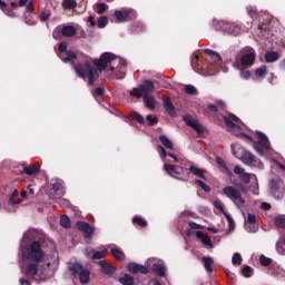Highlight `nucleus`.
<instances>
[{"label": "nucleus", "mask_w": 285, "mask_h": 285, "mask_svg": "<svg viewBox=\"0 0 285 285\" xmlns=\"http://www.w3.org/2000/svg\"><path fill=\"white\" fill-rule=\"evenodd\" d=\"M21 271L33 279H47L52 273L51 262L41 248V242L37 240V230L30 229L24 233L20 243Z\"/></svg>", "instance_id": "f257e3e1"}, {"label": "nucleus", "mask_w": 285, "mask_h": 285, "mask_svg": "<svg viewBox=\"0 0 285 285\" xmlns=\"http://www.w3.org/2000/svg\"><path fill=\"white\" fill-rule=\"evenodd\" d=\"M127 67L128 61L126 59L117 57L112 52H104L98 60L94 61V66L90 62L78 63L73 66V69L80 79L83 81L87 79L89 86H92L101 71L105 72L107 79H126Z\"/></svg>", "instance_id": "f03ea898"}, {"label": "nucleus", "mask_w": 285, "mask_h": 285, "mask_svg": "<svg viewBox=\"0 0 285 285\" xmlns=\"http://www.w3.org/2000/svg\"><path fill=\"white\" fill-rule=\"evenodd\" d=\"M224 121L233 135L236 137H245L253 144L254 150L259 155V157H266L268 151L271 150V141L268 140V136L262 131H256L258 140H253V138L240 130H244V122L239 121L237 116L229 114L228 116H224Z\"/></svg>", "instance_id": "7ed1b4c3"}, {"label": "nucleus", "mask_w": 285, "mask_h": 285, "mask_svg": "<svg viewBox=\"0 0 285 285\" xmlns=\"http://www.w3.org/2000/svg\"><path fill=\"white\" fill-rule=\"evenodd\" d=\"M205 52L207 55L206 61L208 62L204 63L199 60V56H195L191 60V67L196 72H202L203 75H209V77H212L219 70V66H222V57L210 49H207Z\"/></svg>", "instance_id": "20e7f679"}, {"label": "nucleus", "mask_w": 285, "mask_h": 285, "mask_svg": "<svg viewBox=\"0 0 285 285\" xmlns=\"http://www.w3.org/2000/svg\"><path fill=\"white\" fill-rule=\"evenodd\" d=\"M147 266V267H146ZM146 266L139 265L137 263H129L128 271L129 273H141L142 275H148V268L159 275V277L166 276V265H164V261L159 258H149L146 262Z\"/></svg>", "instance_id": "39448f33"}, {"label": "nucleus", "mask_w": 285, "mask_h": 285, "mask_svg": "<svg viewBox=\"0 0 285 285\" xmlns=\"http://www.w3.org/2000/svg\"><path fill=\"white\" fill-rule=\"evenodd\" d=\"M158 148H159L160 158L163 159V161H165L163 170H165V173H167V175H169V177H174V179H179V181H188V178H184V176H183L184 167L168 164L169 160L166 159L167 157H171L174 163L177 164V161H179L177 156H175L171 153L166 151V149L161 146H158Z\"/></svg>", "instance_id": "423d86ee"}, {"label": "nucleus", "mask_w": 285, "mask_h": 285, "mask_svg": "<svg viewBox=\"0 0 285 285\" xmlns=\"http://www.w3.org/2000/svg\"><path fill=\"white\" fill-rule=\"evenodd\" d=\"M232 153L234 157L239 159L245 166L257 168V170H264V163L253 153L244 150L238 144L232 145Z\"/></svg>", "instance_id": "0eeeda50"}, {"label": "nucleus", "mask_w": 285, "mask_h": 285, "mask_svg": "<svg viewBox=\"0 0 285 285\" xmlns=\"http://www.w3.org/2000/svg\"><path fill=\"white\" fill-rule=\"evenodd\" d=\"M52 37L58 41L61 40V37L86 39V30L79 24H60L53 29Z\"/></svg>", "instance_id": "6e6552de"}, {"label": "nucleus", "mask_w": 285, "mask_h": 285, "mask_svg": "<svg viewBox=\"0 0 285 285\" xmlns=\"http://www.w3.org/2000/svg\"><path fill=\"white\" fill-rule=\"evenodd\" d=\"M234 173L235 175H238L240 181L244 184H252L250 190L253 195H259V183L257 181V175L246 173V169L240 166H235Z\"/></svg>", "instance_id": "1a4fd4ad"}, {"label": "nucleus", "mask_w": 285, "mask_h": 285, "mask_svg": "<svg viewBox=\"0 0 285 285\" xmlns=\"http://www.w3.org/2000/svg\"><path fill=\"white\" fill-rule=\"evenodd\" d=\"M223 191H224V195H226V197L230 199V202H233L235 206H237V208H242V206L246 204V200L242 196L244 193V186H239V187L226 186L223 189Z\"/></svg>", "instance_id": "9d476101"}, {"label": "nucleus", "mask_w": 285, "mask_h": 285, "mask_svg": "<svg viewBox=\"0 0 285 285\" xmlns=\"http://www.w3.org/2000/svg\"><path fill=\"white\" fill-rule=\"evenodd\" d=\"M68 268L72 277H79L80 284H88L90 282V269L83 268L82 264L70 263Z\"/></svg>", "instance_id": "9b49d317"}, {"label": "nucleus", "mask_w": 285, "mask_h": 285, "mask_svg": "<svg viewBox=\"0 0 285 285\" xmlns=\"http://www.w3.org/2000/svg\"><path fill=\"white\" fill-rule=\"evenodd\" d=\"M59 58L65 63H70L71 66H75V59H77V53H75L71 50H68V43L60 42L59 43Z\"/></svg>", "instance_id": "f8f14e48"}, {"label": "nucleus", "mask_w": 285, "mask_h": 285, "mask_svg": "<svg viewBox=\"0 0 285 285\" xmlns=\"http://www.w3.org/2000/svg\"><path fill=\"white\" fill-rule=\"evenodd\" d=\"M116 23H125V21H132L137 19V12L132 9H121L115 11Z\"/></svg>", "instance_id": "ddd939ff"}, {"label": "nucleus", "mask_w": 285, "mask_h": 285, "mask_svg": "<svg viewBox=\"0 0 285 285\" xmlns=\"http://www.w3.org/2000/svg\"><path fill=\"white\" fill-rule=\"evenodd\" d=\"M216 30H222V32L237 37L242 32V27L239 24L219 21L216 23Z\"/></svg>", "instance_id": "4468645a"}, {"label": "nucleus", "mask_w": 285, "mask_h": 285, "mask_svg": "<svg viewBox=\"0 0 285 285\" xmlns=\"http://www.w3.org/2000/svg\"><path fill=\"white\" fill-rule=\"evenodd\" d=\"M51 190L53 191L55 199H61L66 195V187H63V180L55 179L51 180Z\"/></svg>", "instance_id": "2eb2a0df"}, {"label": "nucleus", "mask_w": 285, "mask_h": 285, "mask_svg": "<svg viewBox=\"0 0 285 285\" xmlns=\"http://www.w3.org/2000/svg\"><path fill=\"white\" fill-rule=\"evenodd\" d=\"M240 63L246 68H250L255 63V49L247 47L240 58Z\"/></svg>", "instance_id": "dca6fc26"}, {"label": "nucleus", "mask_w": 285, "mask_h": 285, "mask_svg": "<svg viewBox=\"0 0 285 285\" xmlns=\"http://www.w3.org/2000/svg\"><path fill=\"white\" fill-rule=\"evenodd\" d=\"M184 121L187 124V126H190V128H194V130H196V132H204V127L202 124H199V121L195 120V118H193V116L190 115H186L184 116Z\"/></svg>", "instance_id": "f3484780"}, {"label": "nucleus", "mask_w": 285, "mask_h": 285, "mask_svg": "<svg viewBox=\"0 0 285 285\" xmlns=\"http://www.w3.org/2000/svg\"><path fill=\"white\" fill-rule=\"evenodd\" d=\"M269 188L273 197L276 199H282V197H284V189L279 187V184L276 180H271Z\"/></svg>", "instance_id": "a211bd4d"}, {"label": "nucleus", "mask_w": 285, "mask_h": 285, "mask_svg": "<svg viewBox=\"0 0 285 285\" xmlns=\"http://www.w3.org/2000/svg\"><path fill=\"white\" fill-rule=\"evenodd\" d=\"M196 237L202 242V244L204 245V248H207V249L213 248V240L208 237V235L202 232H197Z\"/></svg>", "instance_id": "6ab92c4d"}, {"label": "nucleus", "mask_w": 285, "mask_h": 285, "mask_svg": "<svg viewBox=\"0 0 285 285\" xmlns=\"http://www.w3.org/2000/svg\"><path fill=\"white\" fill-rule=\"evenodd\" d=\"M77 227L79 230H82V233H86V237H90V235L95 233V228L86 222H78Z\"/></svg>", "instance_id": "aec40b11"}, {"label": "nucleus", "mask_w": 285, "mask_h": 285, "mask_svg": "<svg viewBox=\"0 0 285 285\" xmlns=\"http://www.w3.org/2000/svg\"><path fill=\"white\" fill-rule=\"evenodd\" d=\"M100 268H101V273H104L105 275H112V273H115V267L110 264H108V262L106 261H100L98 262Z\"/></svg>", "instance_id": "412c9836"}, {"label": "nucleus", "mask_w": 285, "mask_h": 285, "mask_svg": "<svg viewBox=\"0 0 285 285\" xmlns=\"http://www.w3.org/2000/svg\"><path fill=\"white\" fill-rule=\"evenodd\" d=\"M164 108L170 117H175V106H173V101L167 96L164 97Z\"/></svg>", "instance_id": "4be33fe9"}, {"label": "nucleus", "mask_w": 285, "mask_h": 285, "mask_svg": "<svg viewBox=\"0 0 285 285\" xmlns=\"http://www.w3.org/2000/svg\"><path fill=\"white\" fill-rule=\"evenodd\" d=\"M272 277L275 279H279L281 282H285V271L282 267L274 268L271 273Z\"/></svg>", "instance_id": "5701e85b"}, {"label": "nucleus", "mask_w": 285, "mask_h": 285, "mask_svg": "<svg viewBox=\"0 0 285 285\" xmlns=\"http://www.w3.org/2000/svg\"><path fill=\"white\" fill-rule=\"evenodd\" d=\"M140 86V90L144 95V97L146 95H148V92H150V90H153L155 88V83L150 80H145Z\"/></svg>", "instance_id": "b1692460"}, {"label": "nucleus", "mask_w": 285, "mask_h": 285, "mask_svg": "<svg viewBox=\"0 0 285 285\" xmlns=\"http://www.w3.org/2000/svg\"><path fill=\"white\" fill-rule=\"evenodd\" d=\"M279 59V53L276 51H267L265 53L266 63H275Z\"/></svg>", "instance_id": "393cba45"}, {"label": "nucleus", "mask_w": 285, "mask_h": 285, "mask_svg": "<svg viewBox=\"0 0 285 285\" xmlns=\"http://www.w3.org/2000/svg\"><path fill=\"white\" fill-rule=\"evenodd\" d=\"M189 171L191 174L195 175V177H199L200 179H206V176L204 175V170H202V168L195 166V165H191L189 167Z\"/></svg>", "instance_id": "a878e982"}, {"label": "nucleus", "mask_w": 285, "mask_h": 285, "mask_svg": "<svg viewBox=\"0 0 285 285\" xmlns=\"http://www.w3.org/2000/svg\"><path fill=\"white\" fill-rule=\"evenodd\" d=\"M202 259L207 273H213V264H215V259H213V257H203Z\"/></svg>", "instance_id": "bb28decb"}, {"label": "nucleus", "mask_w": 285, "mask_h": 285, "mask_svg": "<svg viewBox=\"0 0 285 285\" xmlns=\"http://www.w3.org/2000/svg\"><path fill=\"white\" fill-rule=\"evenodd\" d=\"M274 224L276 228H285V215L279 214L274 218Z\"/></svg>", "instance_id": "cd10ccee"}, {"label": "nucleus", "mask_w": 285, "mask_h": 285, "mask_svg": "<svg viewBox=\"0 0 285 285\" xmlns=\"http://www.w3.org/2000/svg\"><path fill=\"white\" fill-rule=\"evenodd\" d=\"M144 102L149 110H155V98L153 96L145 95L144 96Z\"/></svg>", "instance_id": "c85d7f7f"}, {"label": "nucleus", "mask_w": 285, "mask_h": 285, "mask_svg": "<svg viewBox=\"0 0 285 285\" xmlns=\"http://www.w3.org/2000/svg\"><path fill=\"white\" fill-rule=\"evenodd\" d=\"M159 140L163 146L167 148V150H173V141L168 137H166V135L159 136Z\"/></svg>", "instance_id": "c756f323"}, {"label": "nucleus", "mask_w": 285, "mask_h": 285, "mask_svg": "<svg viewBox=\"0 0 285 285\" xmlns=\"http://www.w3.org/2000/svg\"><path fill=\"white\" fill-rule=\"evenodd\" d=\"M119 282L122 285H134L135 278L130 276V274H125L122 277L119 278Z\"/></svg>", "instance_id": "7c9ffc66"}, {"label": "nucleus", "mask_w": 285, "mask_h": 285, "mask_svg": "<svg viewBox=\"0 0 285 285\" xmlns=\"http://www.w3.org/2000/svg\"><path fill=\"white\" fill-rule=\"evenodd\" d=\"M23 173H26L27 175H37V173H39V166L37 165L24 166Z\"/></svg>", "instance_id": "2f4dec72"}, {"label": "nucleus", "mask_w": 285, "mask_h": 285, "mask_svg": "<svg viewBox=\"0 0 285 285\" xmlns=\"http://www.w3.org/2000/svg\"><path fill=\"white\" fill-rule=\"evenodd\" d=\"M111 255L112 257H115V259H118V261L126 259V255L119 248H111Z\"/></svg>", "instance_id": "473e14b6"}, {"label": "nucleus", "mask_w": 285, "mask_h": 285, "mask_svg": "<svg viewBox=\"0 0 285 285\" xmlns=\"http://www.w3.org/2000/svg\"><path fill=\"white\" fill-rule=\"evenodd\" d=\"M62 8H65V10H75V8H77V1L76 0H63Z\"/></svg>", "instance_id": "72a5a7b5"}, {"label": "nucleus", "mask_w": 285, "mask_h": 285, "mask_svg": "<svg viewBox=\"0 0 285 285\" xmlns=\"http://www.w3.org/2000/svg\"><path fill=\"white\" fill-rule=\"evenodd\" d=\"M8 8V3H6L3 0H0V9L2 12H4L7 17H16L14 12L10 11Z\"/></svg>", "instance_id": "f704fd0d"}, {"label": "nucleus", "mask_w": 285, "mask_h": 285, "mask_svg": "<svg viewBox=\"0 0 285 285\" xmlns=\"http://www.w3.org/2000/svg\"><path fill=\"white\" fill-rule=\"evenodd\" d=\"M17 195H19V191H17V189H14L13 193L9 197V200H8L9 206H17V204H21L20 199H18V202H14V197H17Z\"/></svg>", "instance_id": "c9c22d12"}, {"label": "nucleus", "mask_w": 285, "mask_h": 285, "mask_svg": "<svg viewBox=\"0 0 285 285\" xmlns=\"http://www.w3.org/2000/svg\"><path fill=\"white\" fill-rule=\"evenodd\" d=\"M244 228L247 233H257L259 230V227L254 223V224H245Z\"/></svg>", "instance_id": "e433bc0d"}, {"label": "nucleus", "mask_w": 285, "mask_h": 285, "mask_svg": "<svg viewBox=\"0 0 285 285\" xmlns=\"http://www.w3.org/2000/svg\"><path fill=\"white\" fill-rule=\"evenodd\" d=\"M60 225L62 226V228H70L71 223H70V217L68 216H61L60 217Z\"/></svg>", "instance_id": "4c0bfd02"}, {"label": "nucleus", "mask_w": 285, "mask_h": 285, "mask_svg": "<svg viewBox=\"0 0 285 285\" xmlns=\"http://www.w3.org/2000/svg\"><path fill=\"white\" fill-rule=\"evenodd\" d=\"M259 263L262 264V266H271V264H273V258H268L264 254H262L259 256Z\"/></svg>", "instance_id": "58836bf2"}, {"label": "nucleus", "mask_w": 285, "mask_h": 285, "mask_svg": "<svg viewBox=\"0 0 285 285\" xmlns=\"http://www.w3.org/2000/svg\"><path fill=\"white\" fill-rule=\"evenodd\" d=\"M243 262V258H242V254L239 253H234L233 257H232V264L235 266V265H238L240 266Z\"/></svg>", "instance_id": "ea45409f"}, {"label": "nucleus", "mask_w": 285, "mask_h": 285, "mask_svg": "<svg viewBox=\"0 0 285 285\" xmlns=\"http://www.w3.org/2000/svg\"><path fill=\"white\" fill-rule=\"evenodd\" d=\"M275 248L278 255H285V244L284 243L282 244V240L276 242Z\"/></svg>", "instance_id": "a19ab883"}, {"label": "nucleus", "mask_w": 285, "mask_h": 285, "mask_svg": "<svg viewBox=\"0 0 285 285\" xmlns=\"http://www.w3.org/2000/svg\"><path fill=\"white\" fill-rule=\"evenodd\" d=\"M144 95V91H141V87L139 88H134L131 91H130V96L131 97H135L136 99H141V96Z\"/></svg>", "instance_id": "79ce46f5"}, {"label": "nucleus", "mask_w": 285, "mask_h": 285, "mask_svg": "<svg viewBox=\"0 0 285 285\" xmlns=\"http://www.w3.org/2000/svg\"><path fill=\"white\" fill-rule=\"evenodd\" d=\"M216 163L218 164V166H220V168H223V173H230V169H228V166L226 165V161H224V159L217 157Z\"/></svg>", "instance_id": "37998d69"}, {"label": "nucleus", "mask_w": 285, "mask_h": 285, "mask_svg": "<svg viewBox=\"0 0 285 285\" xmlns=\"http://www.w3.org/2000/svg\"><path fill=\"white\" fill-rule=\"evenodd\" d=\"M256 77H259L261 79L266 77V66H262L255 70Z\"/></svg>", "instance_id": "c03bdc74"}, {"label": "nucleus", "mask_w": 285, "mask_h": 285, "mask_svg": "<svg viewBox=\"0 0 285 285\" xmlns=\"http://www.w3.org/2000/svg\"><path fill=\"white\" fill-rule=\"evenodd\" d=\"M107 254L108 252L106 249L101 252H94L92 259H104V257H106Z\"/></svg>", "instance_id": "a18cd8bd"}, {"label": "nucleus", "mask_w": 285, "mask_h": 285, "mask_svg": "<svg viewBox=\"0 0 285 285\" xmlns=\"http://www.w3.org/2000/svg\"><path fill=\"white\" fill-rule=\"evenodd\" d=\"M134 224H137L138 226H140L141 228H146V220L139 216H136L132 218Z\"/></svg>", "instance_id": "49530a36"}, {"label": "nucleus", "mask_w": 285, "mask_h": 285, "mask_svg": "<svg viewBox=\"0 0 285 285\" xmlns=\"http://www.w3.org/2000/svg\"><path fill=\"white\" fill-rule=\"evenodd\" d=\"M243 216L245 217V224H255L256 222L255 214H247V217H246V214L243 213Z\"/></svg>", "instance_id": "de8ad7c7"}, {"label": "nucleus", "mask_w": 285, "mask_h": 285, "mask_svg": "<svg viewBox=\"0 0 285 285\" xmlns=\"http://www.w3.org/2000/svg\"><path fill=\"white\" fill-rule=\"evenodd\" d=\"M185 91L187 92V95H196L197 94V87H195L193 85H186L185 86Z\"/></svg>", "instance_id": "09e8293b"}, {"label": "nucleus", "mask_w": 285, "mask_h": 285, "mask_svg": "<svg viewBox=\"0 0 285 285\" xmlns=\"http://www.w3.org/2000/svg\"><path fill=\"white\" fill-rule=\"evenodd\" d=\"M96 8H97V14H104V12H106V9L108 8V4L97 3Z\"/></svg>", "instance_id": "8fccbe9b"}, {"label": "nucleus", "mask_w": 285, "mask_h": 285, "mask_svg": "<svg viewBox=\"0 0 285 285\" xmlns=\"http://www.w3.org/2000/svg\"><path fill=\"white\" fill-rule=\"evenodd\" d=\"M132 119H135L138 124H146L144 120V116L139 115L138 112L134 111L131 114Z\"/></svg>", "instance_id": "3c124183"}, {"label": "nucleus", "mask_w": 285, "mask_h": 285, "mask_svg": "<svg viewBox=\"0 0 285 285\" xmlns=\"http://www.w3.org/2000/svg\"><path fill=\"white\" fill-rule=\"evenodd\" d=\"M98 28H106V26H108V18L106 17H100L98 19V23H97Z\"/></svg>", "instance_id": "603ef678"}, {"label": "nucleus", "mask_w": 285, "mask_h": 285, "mask_svg": "<svg viewBox=\"0 0 285 285\" xmlns=\"http://www.w3.org/2000/svg\"><path fill=\"white\" fill-rule=\"evenodd\" d=\"M196 184H198V186L202 187L203 190H205V193H210V187L208 185H206V183H204V180H196Z\"/></svg>", "instance_id": "864d4df0"}, {"label": "nucleus", "mask_w": 285, "mask_h": 285, "mask_svg": "<svg viewBox=\"0 0 285 285\" xmlns=\"http://www.w3.org/2000/svg\"><path fill=\"white\" fill-rule=\"evenodd\" d=\"M224 215L229 224L230 230H233L235 228V220L233 219V217L229 216L228 213H225Z\"/></svg>", "instance_id": "5fc2aeb1"}, {"label": "nucleus", "mask_w": 285, "mask_h": 285, "mask_svg": "<svg viewBox=\"0 0 285 285\" xmlns=\"http://www.w3.org/2000/svg\"><path fill=\"white\" fill-rule=\"evenodd\" d=\"M214 206H215V208H217V210H220L223 213V215H225L226 212L224 210V206L222 205L220 200H215Z\"/></svg>", "instance_id": "6e6d98bb"}, {"label": "nucleus", "mask_w": 285, "mask_h": 285, "mask_svg": "<svg viewBox=\"0 0 285 285\" xmlns=\"http://www.w3.org/2000/svg\"><path fill=\"white\" fill-rule=\"evenodd\" d=\"M147 121L149 122V126H155L158 120L157 117L149 115L147 116Z\"/></svg>", "instance_id": "4d7b16f0"}, {"label": "nucleus", "mask_w": 285, "mask_h": 285, "mask_svg": "<svg viewBox=\"0 0 285 285\" xmlns=\"http://www.w3.org/2000/svg\"><path fill=\"white\" fill-rule=\"evenodd\" d=\"M253 268H250V266H245L243 268V275L244 277H250V273H252Z\"/></svg>", "instance_id": "13d9d810"}, {"label": "nucleus", "mask_w": 285, "mask_h": 285, "mask_svg": "<svg viewBox=\"0 0 285 285\" xmlns=\"http://www.w3.org/2000/svg\"><path fill=\"white\" fill-rule=\"evenodd\" d=\"M87 24H88L90 28L95 27V26L97 24V22H95V17L89 16V17H88V20H87Z\"/></svg>", "instance_id": "bf43d9fd"}, {"label": "nucleus", "mask_w": 285, "mask_h": 285, "mask_svg": "<svg viewBox=\"0 0 285 285\" xmlns=\"http://www.w3.org/2000/svg\"><path fill=\"white\" fill-rule=\"evenodd\" d=\"M95 97H102L104 96V89L101 87H97L94 92Z\"/></svg>", "instance_id": "052dcab7"}, {"label": "nucleus", "mask_w": 285, "mask_h": 285, "mask_svg": "<svg viewBox=\"0 0 285 285\" xmlns=\"http://www.w3.org/2000/svg\"><path fill=\"white\" fill-rule=\"evenodd\" d=\"M240 79H250V71H240Z\"/></svg>", "instance_id": "680f3d73"}, {"label": "nucleus", "mask_w": 285, "mask_h": 285, "mask_svg": "<svg viewBox=\"0 0 285 285\" xmlns=\"http://www.w3.org/2000/svg\"><path fill=\"white\" fill-rule=\"evenodd\" d=\"M59 206H61L62 208H68L70 206V202L67 199H61L59 202Z\"/></svg>", "instance_id": "e2e57ef3"}, {"label": "nucleus", "mask_w": 285, "mask_h": 285, "mask_svg": "<svg viewBox=\"0 0 285 285\" xmlns=\"http://www.w3.org/2000/svg\"><path fill=\"white\" fill-rule=\"evenodd\" d=\"M257 12V8L250 7L249 9L247 8V14L248 17H253Z\"/></svg>", "instance_id": "0e129e2a"}, {"label": "nucleus", "mask_w": 285, "mask_h": 285, "mask_svg": "<svg viewBox=\"0 0 285 285\" xmlns=\"http://www.w3.org/2000/svg\"><path fill=\"white\" fill-rule=\"evenodd\" d=\"M48 19H50V13H42L40 16V21L46 22Z\"/></svg>", "instance_id": "69168bd1"}, {"label": "nucleus", "mask_w": 285, "mask_h": 285, "mask_svg": "<svg viewBox=\"0 0 285 285\" xmlns=\"http://www.w3.org/2000/svg\"><path fill=\"white\" fill-rule=\"evenodd\" d=\"M261 208H262L263 210H271V204H268V203H262Z\"/></svg>", "instance_id": "338daca9"}, {"label": "nucleus", "mask_w": 285, "mask_h": 285, "mask_svg": "<svg viewBox=\"0 0 285 285\" xmlns=\"http://www.w3.org/2000/svg\"><path fill=\"white\" fill-rule=\"evenodd\" d=\"M20 285H30V281L21 278Z\"/></svg>", "instance_id": "774afa93"}]
</instances>
